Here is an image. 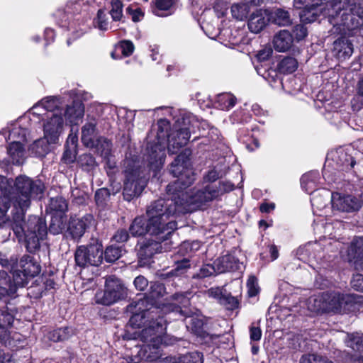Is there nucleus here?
<instances>
[{
	"instance_id": "nucleus-1",
	"label": "nucleus",
	"mask_w": 363,
	"mask_h": 363,
	"mask_svg": "<svg viewBox=\"0 0 363 363\" xmlns=\"http://www.w3.org/2000/svg\"><path fill=\"white\" fill-rule=\"evenodd\" d=\"M45 186L40 179H33L26 175H19L10 182L0 176V213L2 223H8L19 238L24 236L29 252L40 247V240L47 235L45 223L40 218L29 216L25 222L24 215L30 207L32 199H40Z\"/></svg>"
},
{
	"instance_id": "nucleus-2",
	"label": "nucleus",
	"mask_w": 363,
	"mask_h": 363,
	"mask_svg": "<svg viewBox=\"0 0 363 363\" xmlns=\"http://www.w3.org/2000/svg\"><path fill=\"white\" fill-rule=\"evenodd\" d=\"M173 298L177 303H164L161 308L150 303L147 298H140L127 306L128 311L133 314L129 325L132 328L145 327L140 333L143 342H152L153 346H157L163 341L161 335L166 330V320L161 313L173 312L186 317L191 316V313L186 309L189 304V298L184 294H175Z\"/></svg>"
},
{
	"instance_id": "nucleus-3",
	"label": "nucleus",
	"mask_w": 363,
	"mask_h": 363,
	"mask_svg": "<svg viewBox=\"0 0 363 363\" xmlns=\"http://www.w3.org/2000/svg\"><path fill=\"white\" fill-rule=\"evenodd\" d=\"M189 150H185L177 156L171 164L170 172L177 179L167 186V194L170 199H161L152 203L147 209V215L151 222L155 225L160 223V231L164 234L161 239L167 238L175 229L177 223L174 220L167 221L171 216L182 213L179 211V199H178L177 189L180 185L186 187L192 184L195 180V174L189 166Z\"/></svg>"
},
{
	"instance_id": "nucleus-4",
	"label": "nucleus",
	"mask_w": 363,
	"mask_h": 363,
	"mask_svg": "<svg viewBox=\"0 0 363 363\" xmlns=\"http://www.w3.org/2000/svg\"><path fill=\"white\" fill-rule=\"evenodd\" d=\"M355 8L356 5L350 0H333L320 11L335 29L334 33L350 35L361 25L360 20L363 19V8H359L354 13Z\"/></svg>"
},
{
	"instance_id": "nucleus-5",
	"label": "nucleus",
	"mask_w": 363,
	"mask_h": 363,
	"mask_svg": "<svg viewBox=\"0 0 363 363\" xmlns=\"http://www.w3.org/2000/svg\"><path fill=\"white\" fill-rule=\"evenodd\" d=\"M186 188L180 185L177 191L179 199V211L182 213L194 211L218 199L225 192L231 191L233 185L228 182H219L218 184H208L202 189L184 191L183 189Z\"/></svg>"
},
{
	"instance_id": "nucleus-6",
	"label": "nucleus",
	"mask_w": 363,
	"mask_h": 363,
	"mask_svg": "<svg viewBox=\"0 0 363 363\" xmlns=\"http://www.w3.org/2000/svg\"><path fill=\"white\" fill-rule=\"evenodd\" d=\"M125 180L123 186V197L130 201L138 196L145 189L147 177L144 169L130 161H125Z\"/></svg>"
},
{
	"instance_id": "nucleus-7",
	"label": "nucleus",
	"mask_w": 363,
	"mask_h": 363,
	"mask_svg": "<svg viewBox=\"0 0 363 363\" xmlns=\"http://www.w3.org/2000/svg\"><path fill=\"white\" fill-rule=\"evenodd\" d=\"M192 120L193 116L189 113L179 115L175 123V131L168 135V151L169 153H177L181 147L187 144L190 138Z\"/></svg>"
},
{
	"instance_id": "nucleus-8",
	"label": "nucleus",
	"mask_w": 363,
	"mask_h": 363,
	"mask_svg": "<svg viewBox=\"0 0 363 363\" xmlns=\"http://www.w3.org/2000/svg\"><path fill=\"white\" fill-rule=\"evenodd\" d=\"M125 296L126 289L121 281L115 276H109L106 279L105 290L96 293L95 301L98 304L109 306Z\"/></svg>"
},
{
	"instance_id": "nucleus-9",
	"label": "nucleus",
	"mask_w": 363,
	"mask_h": 363,
	"mask_svg": "<svg viewBox=\"0 0 363 363\" xmlns=\"http://www.w3.org/2000/svg\"><path fill=\"white\" fill-rule=\"evenodd\" d=\"M75 261L79 267H85L88 264L99 265L103 261L101 243L95 240L87 246H79L75 252Z\"/></svg>"
},
{
	"instance_id": "nucleus-10",
	"label": "nucleus",
	"mask_w": 363,
	"mask_h": 363,
	"mask_svg": "<svg viewBox=\"0 0 363 363\" xmlns=\"http://www.w3.org/2000/svg\"><path fill=\"white\" fill-rule=\"evenodd\" d=\"M326 312L341 313L350 309L353 303L363 301V297L356 295H345L338 292H324Z\"/></svg>"
},
{
	"instance_id": "nucleus-11",
	"label": "nucleus",
	"mask_w": 363,
	"mask_h": 363,
	"mask_svg": "<svg viewBox=\"0 0 363 363\" xmlns=\"http://www.w3.org/2000/svg\"><path fill=\"white\" fill-rule=\"evenodd\" d=\"M37 118L43 121L44 137L46 140L50 143H56L63 130L64 118L62 113L50 112L48 116Z\"/></svg>"
},
{
	"instance_id": "nucleus-12",
	"label": "nucleus",
	"mask_w": 363,
	"mask_h": 363,
	"mask_svg": "<svg viewBox=\"0 0 363 363\" xmlns=\"http://www.w3.org/2000/svg\"><path fill=\"white\" fill-rule=\"evenodd\" d=\"M330 159L336 162L337 166L342 170L350 169L355 164L354 158L344 149L340 148L335 151L331 152L327 157L326 164L323 171V177L325 180H328V182L335 181L333 177L330 178V175L329 166Z\"/></svg>"
},
{
	"instance_id": "nucleus-13",
	"label": "nucleus",
	"mask_w": 363,
	"mask_h": 363,
	"mask_svg": "<svg viewBox=\"0 0 363 363\" xmlns=\"http://www.w3.org/2000/svg\"><path fill=\"white\" fill-rule=\"evenodd\" d=\"M63 105V102L60 97L49 96L44 98L30 109L29 113L32 116L30 119L35 120V118L48 116L50 112L62 113Z\"/></svg>"
},
{
	"instance_id": "nucleus-14",
	"label": "nucleus",
	"mask_w": 363,
	"mask_h": 363,
	"mask_svg": "<svg viewBox=\"0 0 363 363\" xmlns=\"http://www.w3.org/2000/svg\"><path fill=\"white\" fill-rule=\"evenodd\" d=\"M146 160L148 166L154 172L159 170L165 160V143L164 138L158 135L157 141L154 144L149 143L147 147Z\"/></svg>"
},
{
	"instance_id": "nucleus-15",
	"label": "nucleus",
	"mask_w": 363,
	"mask_h": 363,
	"mask_svg": "<svg viewBox=\"0 0 363 363\" xmlns=\"http://www.w3.org/2000/svg\"><path fill=\"white\" fill-rule=\"evenodd\" d=\"M331 203L333 210L342 212L356 211L362 206V201L355 196L337 192L332 194Z\"/></svg>"
},
{
	"instance_id": "nucleus-16",
	"label": "nucleus",
	"mask_w": 363,
	"mask_h": 363,
	"mask_svg": "<svg viewBox=\"0 0 363 363\" xmlns=\"http://www.w3.org/2000/svg\"><path fill=\"white\" fill-rule=\"evenodd\" d=\"M343 257L357 271H363V238H358L348 247Z\"/></svg>"
},
{
	"instance_id": "nucleus-17",
	"label": "nucleus",
	"mask_w": 363,
	"mask_h": 363,
	"mask_svg": "<svg viewBox=\"0 0 363 363\" xmlns=\"http://www.w3.org/2000/svg\"><path fill=\"white\" fill-rule=\"evenodd\" d=\"M160 223L155 225V223L151 222L150 218L146 221L145 218L139 216L134 219L129 228V230L133 236H142L147 233L151 235H160L163 234L160 231Z\"/></svg>"
},
{
	"instance_id": "nucleus-18",
	"label": "nucleus",
	"mask_w": 363,
	"mask_h": 363,
	"mask_svg": "<svg viewBox=\"0 0 363 363\" xmlns=\"http://www.w3.org/2000/svg\"><path fill=\"white\" fill-rule=\"evenodd\" d=\"M296 9H302L300 17L302 21L311 23L316 20L318 7L316 0H294Z\"/></svg>"
},
{
	"instance_id": "nucleus-19",
	"label": "nucleus",
	"mask_w": 363,
	"mask_h": 363,
	"mask_svg": "<svg viewBox=\"0 0 363 363\" xmlns=\"http://www.w3.org/2000/svg\"><path fill=\"white\" fill-rule=\"evenodd\" d=\"M92 220L93 217L91 215H86L82 218L71 217L67 231L73 239L79 238L84 235Z\"/></svg>"
},
{
	"instance_id": "nucleus-20",
	"label": "nucleus",
	"mask_w": 363,
	"mask_h": 363,
	"mask_svg": "<svg viewBox=\"0 0 363 363\" xmlns=\"http://www.w3.org/2000/svg\"><path fill=\"white\" fill-rule=\"evenodd\" d=\"M269 21V11L258 9L251 15L248 21V28L252 33H258Z\"/></svg>"
},
{
	"instance_id": "nucleus-21",
	"label": "nucleus",
	"mask_w": 363,
	"mask_h": 363,
	"mask_svg": "<svg viewBox=\"0 0 363 363\" xmlns=\"http://www.w3.org/2000/svg\"><path fill=\"white\" fill-rule=\"evenodd\" d=\"M84 114V107L80 101H74L72 106H67L62 110V116L71 125H77L82 120Z\"/></svg>"
},
{
	"instance_id": "nucleus-22",
	"label": "nucleus",
	"mask_w": 363,
	"mask_h": 363,
	"mask_svg": "<svg viewBox=\"0 0 363 363\" xmlns=\"http://www.w3.org/2000/svg\"><path fill=\"white\" fill-rule=\"evenodd\" d=\"M214 264L218 274L240 269L241 263L232 255H226L218 258Z\"/></svg>"
},
{
	"instance_id": "nucleus-23",
	"label": "nucleus",
	"mask_w": 363,
	"mask_h": 363,
	"mask_svg": "<svg viewBox=\"0 0 363 363\" xmlns=\"http://www.w3.org/2000/svg\"><path fill=\"white\" fill-rule=\"evenodd\" d=\"M96 126V119L91 118L82 128V141L87 147L92 148L94 145V140L98 138Z\"/></svg>"
},
{
	"instance_id": "nucleus-24",
	"label": "nucleus",
	"mask_w": 363,
	"mask_h": 363,
	"mask_svg": "<svg viewBox=\"0 0 363 363\" xmlns=\"http://www.w3.org/2000/svg\"><path fill=\"white\" fill-rule=\"evenodd\" d=\"M163 245L156 240H146L143 242L138 250V255L141 260L151 258L155 253L161 252Z\"/></svg>"
},
{
	"instance_id": "nucleus-25",
	"label": "nucleus",
	"mask_w": 363,
	"mask_h": 363,
	"mask_svg": "<svg viewBox=\"0 0 363 363\" xmlns=\"http://www.w3.org/2000/svg\"><path fill=\"white\" fill-rule=\"evenodd\" d=\"M293 42L291 33L287 30H281L274 35L273 45L277 51L284 52L291 48Z\"/></svg>"
},
{
	"instance_id": "nucleus-26",
	"label": "nucleus",
	"mask_w": 363,
	"mask_h": 363,
	"mask_svg": "<svg viewBox=\"0 0 363 363\" xmlns=\"http://www.w3.org/2000/svg\"><path fill=\"white\" fill-rule=\"evenodd\" d=\"M18 267L23 270L30 279L38 275L40 272V266L38 262L30 255H23L18 264Z\"/></svg>"
},
{
	"instance_id": "nucleus-27",
	"label": "nucleus",
	"mask_w": 363,
	"mask_h": 363,
	"mask_svg": "<svg viewBox=\"0 0 363 363\" xmlns=\"http://www.w3.org/2000/svg\"><path fill=\"white\" fill-rule=\"evenodd\" d=\"M333 52L339 60H344L352 55V44L348 39L340 38L334 42Z\"/></svg>"
},
{
	"instance_id": "nucleus-28",
	"label": "nucleus",
	"mask_w": 363,
	"mask_h": 363,
	"mask_svg": "<svg viewBox=\"0 0 363 363\" xmlns=\"http://www.w3.org/2000/svg\"><path fill=\"white\" fill-rule=\"evenodd\" d=\"M270 22L279 26H288L292 23L290 13L282 9H277L269 11Z\"/></svg>"
},
{
	"instance_id": "nucleus-29",
	"label": "nucleus",
	"mask_w": 363,
	"mask_h": 363,
	"mask_svg": "<svg viewBox=\"0 0 363 363\" xmlns=\"http://www.w3.org/2000/svg\"><path fill=\"white\" fill-rule=\"evenodd\" d=\"M319 178L318 172H311L305 174L301 179L302 188L308 193L311 194L317 187V182Z\"/></svg>"
},
{
	"instance_id": "nucleus-30",
	"label": "nucleus",
	"mask_w": 363,
	"mask_h": 363,
	"mask_svg": "<svg viewBox=\"0 0 363 363\" xmlns=\"http://www.w3.org/2000/svg\"><path fill=\"white\" fill-rule=\"evenodd\" d=\"M24 144L19 143V141L11 142L7 148L9 155L12 159L13 164H21L24 156Z\"/></svg>"
},
{
	"instance_id": "nucleus-31",
	"label": "nucleus",
	"mask_w": 363,
	"mask_h": 363,
	"mask_svg": "<svg viewBox=\"0 0 363 363\" xmlns=\"http://www.w3.org/2000/svg\"><path fill=\"white\" fill-rule=\"evenodd\" d=\"M66 220L65 214L53 213L49 227V231L54 235L62 233V230L67 228Z\"/></svg>"
},
{
	"instance_id": "nucleus-32",
	"label": "nucleus",
	"mask_w": 363,
	"mask_h": 363,
	"mask_svg": "<svg viewBox=\"0 0 363 363\" xmlns=\"http://www.w3.org/2000/svg\"><path fill=\"white\" fill-rule=\"evenodd\" d=\"M236 103V98L230 93H222L218 94L215 100V106L224 111L229 110Z\"/></svg>"
},
{
	"instance_id": "nucleus-33",
	"label": "nucleus",
	"mask_w": 363,
	"mask_h": 363,
	"mask_svg": "<svg viewBox=\"0 0 363 363\" xmlns=\"http://www.w3.org/2000/svg\"><path fill=\"white\" fill-rule=\"evenodd\" d=\"M50 143H51L48 141L45 137L38 139L30 145L29 151L34 156L44 157L49 151Z\"/></svg>"
},
{
	"instance_id": "nucleus-34",
	"label": "nucleus",
	"mask_w": 363,
	"mask_h": 363,
	"mask_svg": "<svg viewBox=\"0 0 363 363\" xmlns=\"http://www.w3.org/2000/svg\"><path fill=\"white\" fill-rule=\"evenodd\" d=\"M166 363H203L202 355L200 352H194L184 354L178 359L175 357L167 358Z\"/></svg>"
},
{
	"instance_id": "nucleus-35",
	"label": "nucleus",
	"mask_w": 363,
	"mask_h": 363,
	"mask_svg": "<svg viewBox=\"0 0 363 363\" xmlns=\"http://www.w3.org/2000/svg\"><path fill=\"white\" fill-rule=\"evenodd\" d=\"M324 293L311 297L308 299V308L315 313L326 312Z\"/></svg>"
},
{
	"instance_id": "nucleus-36",
	"label": "nucleus",
	"mask_w": 363,
	"mask_h": 363,
	"mask_svg": "<svg viewBox=\"0 0 363 363\" xmlns=\"http://www.w3.org/2000/svg\"><path fill=\"white\" fill-rule=\"evenodd\" d=\"M74 335V330L70 327L57 328L50 333L49 338L54 342L65 341Z\"/></svg>"
},
{
	"instance_id": "nucleus-37",
	"label": "nucleus",
	"mask_w": 363,
	"mask_h": 363,
	"mask_svg": "<svg viewBox=\"0 0 363 363\" xmlns=\"http://www.w3.org/2000/svg\"><path fill=\"white\" fill-rule=\"evenodd\" d=\"M28 130L21 127L17 123L13 124V128L9 130V140L11 142L19 141V143L24 144L27 141Z\"/></svg>"
},
{
	"instance_id": "nucleus-38",
	"label": "nucleus",
	"mask_w": 363,
	"mask_h": 363,
	"mask_svg": "<svg viewBox=\"0 0 363 363\" xmlns=\"http://www.w3.org/2000/svg\"><path fill=\"white\" fill-rule=\"evenodd\" d=\"M49 209L57 214H65L68 209V203L66 199L62 196L50 199Z\"/></svg>"
},
{
	"instance_id": "nucleus-39",
	"label": "nucleus",
	"mask_w": 363,
	"mask_h": 363,
	"mask_svg": "<svg viewBox=\"0 0 363 363\" xmlns=\"http://www.w3.org/2000/svg\"><path fill=\"white\" fill-rule=\"evenodd\" d=\"M13 320V316L9 313L0 311V342L6 341L8 332L5 326L11 325Z\"/></svg>"
},
{
	"instance_id": "nucleus-40",
	"label": "nucleus",
	"mask_w": 363,
	"mask_h": 363,
	"mask_svg": "<svg viewBox=\"0 0 363 363\" xmlns=\"http://www.w3.org/2000/svg\"><path fill=\"white\" fill-rule=\"evenodd\" d=\"M298 67L297 60L291 57L284 58L279 64L278 69L281 73L291 74Z\"/></svg>"
},
{
	"instance_id": "nucleus-41",
	"label": "nucleus",
	"mask_w": 363,
	"mask_h": 363,
	"mask_svg": "<svg viewBox=\"0 0 363 363\" xmlns=\"http://www.w3.org/2000/svg\"><path fill=\"white\" fill-rule=\"evenodd\" d=\"M325 193L326 194L325 196L317 193L312 196L311 202L314 212L321 211L326 206L328 201L329 193L328 191Z\"/></svg>"
},
{
	"instance_id": "nucleus-42",
	"label": "nucleus",
	"mask_w": 363,
	"mask_h": 363,
	"mask_svg": "<svg viewBox=\"0 0 363 363\" xmlns=\"http://www.w3.org/2000/svg\"><path fill=\"white\" fill-rule=\"evenodd\" d=\"M94 147L96 148L101 156L107 157L111 152V143L104 138L98 137L94 140V145L92 148Z\"/></svg>"
},
{
	"instance_id": "nucleus-43",
	"label": "nucleus",
	"mask_w": 363,
	"mask_h": 363,
	"mask_svg": "<svg viewBox=\"0 0 363 363\" xmlns=\"http://www.w3.org/2000/svg\"><path fill=\"white\" fill-rule=\"evenodd\" d=\"M231 13L235 18L242 21L247 18L249 7L245 4H235L231 6Z\"/></svg>"
},
{
	"instance_id": "nucleus-44",
	"label": "nucleus",
	"mask_w": 363,
	"mask_h": 363,
	"mask_svg": "<svg viewBox=\"0 0 363 363\" xmlns=\"http://www.w3.org/2000/svg\"><path fill=\"white\" fill-rule=\"evenodd\" d=\"M299 363H333V362L326 357L317 354H306L301 357Z\"/></svg>"
},
{
	"instance_id": "nucleus-45",
	"label": "nucleus",
	"mask_w": 363,
	"mask_h": 363,
	"mask_svg": "<svg viewBox=\"0 0 363 363\" xmlns=\"http://www.w3.org/2000/svg\"><path fill=\"white\" fill-rule=\"evenodd\" d=\"M122 248L117 246H109L108 247L104 252V257L106 262H113L121 257L122 255Z\"/></svg>"
},
{
	"instance_id": "nucleus-46",
	"label": "nucleus",
	"mask_w": 363,
	"mask_h": 363,
	"mask_svg": "<svg viewBox=\"0 0 363 363\" xmlns=\"http://www.w3.org/2000/svg\"><path fill=\"white\" fill-rule=\"evenodd\" d=\"M29 277L23 272V270L19 268L15 270L13 273V280L16 288L17 286L23 287L28 282Z\"/></svg>"
},
{
	"instance_id": "nucleus-47",
	"label": "nucleus",
	"mask_w": 363,
	"mask_h": 363,
	"mask_svg": "<svg viewBox=\"0 0 363 363\" xmlns=\"http://www.w3.org/2000/svg\"><path fill=\"white\" fill-rule=\"evenodd\" d=\"M110 14L113 21L121 20L123 16V4L120 0H111Z\"/></svg>"
},
{
	"instance_id": "nucleus-48",
	"label": "nucleus",
	"mask_w": 363,
	"mask_h": 363,
	"mask_svg": "<svg viewBox=\"0 0 363 363\" xmlns=\"http://www.w3.org/2000/svg\"><path fill=\"white\" fill-rule=\"evenodd\" d=\"M347 344L353 350L363 352V334L353 335L349 339Z\"/></svg>"
},
{
	"instance_id": "nucleus-49",
	"label": "nucleus",
	"mask_w": 363,
	"mask_h": 363,
	"mask_svg": "<svg viewBox=\"0 0 363 363\" xmlns=\"http://www.w3.org/2000/svg\"><path fill=\"white\" fill-rule=\"evenodd\" d=\"M94 26L101 30H107L108 29V21L106 13L103 9H99L97 16L94 19Z\"/></svg>"
},
{
	"instance_id": "nucleus-50",
	"label": "nucleus",
	"mask_w": 363,
	"mask_h": 363,
	"mask_svg": "<svg viewBox=\"0 0 363 363\" xmlns=\"http://www.w3.org/2000/svg\"><path fill=\"white\" fill-rule=\"evenodd\" d=\"M214 274L217 273V269H216V265L213 263V265L211 264H206L203 266L199 273L196 274V275H194V277H197L200 279L206 278L208 277H210L211 275H213Z\"/></svg>"
},
{
	"instance_id": "nucleus-51",
	"label": "nucleus",
	"mask_w": 363,
	"mask_h": 363,
	"mask_svg": "<svg viewBox=\"0 0 363 363\" xmlns=\"http://www.w3.org/2000/svg\"><path fill=\"white\" fill-rule=\"evenodd\" d=\"M150 298H147L150 303H152V300L162 296L164 292V286L160 283H154L150 286Z\"/></svg>"
},
{
	"instance_id": "nucleus-52",
	"label": "nucleus",
	"mask_w": 363,
	"mask_h": 363,
	"mask_svg": "<svg viewBox=\"0 0 363 363\" xmlns=\"http://www.w3.org/2000/svg\"><path fill=\"white\" fill-rule=\"evenodd\" d=\"M220 303L229 310L237 308L239 305L238 299L230 294H224L223 298L220 299Z\"/></svg>"
},
{
	"instance_id": "nucleus-53",
	"label": "nucleus",
	"mask_w": 363,
	"mask_h": 363,
	"mask_svg": "<svg viewBox=\"0 0 363 363\" xmlns=\"http://www.w3.org/2000/svg\"><path fill=\"white\" fill-rule=\"evenodd\" d=\"M247 287L250 296L253 297L258 294L259 288L258 286L257 279L255 276H250L249 277L247 281Z\"/></svg>"
},
{
	"instance_id": "nucleus-54",
	"label": "nucleus",
	"mask_w": 363,
	"mask_h": 363,
	"mask_svg": "<svg viewBox=\"0 0 363 363\" xmlns=\"http://www.w3.org/2000/svg\"><path fill=\"white\" fill-rule=\"evenodd\" d=\"M118 48L124 56L128 57L133 54L135 47L131 41L123 40L120 43Z\"/></svg>"
},
{
	"instance_id": "nucleus-55",
	"label": "nucleus",
	"mask_w": 363,
	"mask_h": 363,
	"mask_svg": "<svg viewBox=\"0 0 363 363\" xmlns=\"http://www.w3.org/2000/svg\"><path fill=\"white\" fill-rule=\"evenodd\" d=\"M205 294L208 297L216 299L219 303L224 296L222 289L219 287H212L206 291Z\"/></svg>"
},
{
	"instance_id": "nucleus-56",
	"label": "nucleus",
	"mask_w": 363,
	"mask_h": 363,
	"mask_svg": "<svg viewBox=\"0 0 363 363\" xmlns=\"http://www.w3.org/2000/svg\"><path fill=\"white\" fill-rule=\"evenodd\" d=\"M293 33L297 40L303 39L308 33L307 28L302 24L296 25L294 27Z\"/></svg>"
},
{
	"instance_id": "nucleus-57",
	"label": "nucleus",
	"mask_w": 363,
	"mask_h": 363,
	"mask_svg": "<svg viewBox=\"0 0 363 363\" xmlns=\"http://www.w3.org/2000/svg\"><path fill=\"white\" fill-rule=\"evenodd\" d=\"M155 4L157 9L167 11L172 6L174 0H155Z\"/></svg>"
},
{
	"instance_id": "nucleus-58",
	"label": "nucleus",
	"mask_w": 363,
	"mask_h": 363,
	"mask_svg": "<svg viewBox=\"0 0 363 363\" xmlns=\"http://www.w3.org/2000/svg\"><path fill=\"white\" fill-rule=\"evenodd\" d=\"M129 234L126 230L121 229L116 231L113 240L117 242H123L128 240Z\"/></svg>"
},
{
	"instance_id": "nucleus-59",
	"label": "nucleus",
	"mask_w": 363,
	"mask_h": 363,
	"mask_svg": "<svg viewBox=\"0 0 363 363\" xmlns=\"http://www.w3.org/2000/svg\"><path fill=\"white\" fill-rule=\"evenodd\" d=\"M109 193L106 189H100L96 191L95 200L98 204H102L108 196Z\"/></svg>"
},
{
	"instance_id": "nucleus-60",
	"label": "nucleus",
	"mask_w": 363,
	"mask_h": 363,
	"mask_svg": "<svg viewBox=\"0 0 363 363\" xmlns=\"http://www.w3.org/2000/svg\"><path fill=\"white\" fill-rule=\"evenodd\" d=\"M134 285L139 291H144L148 285V281L143 276H138L134 280Z\"/></svg>"
},
{
	"instance_id": "nucleus-61",
	"label": "nucleus",
	"mask_w": 363,
	"mask_h": 363,
	"mask_svg": "<svg viewBox=\"0 0 363 363\" xmlns=\"http://www.w3.org/2000/svg\"><path fill=\"white\" fill-rule=\"evenodd\" d=\"M250 337L252 341H259L262 337V330L259 326L252 325L250 328Z\"/></svg>"
},
{
	"instance_id": "nucleus-62",
	"label": "nucleus",
	"mask_w": 363,
	"mask_h": 363,
	"mask_svg": "<svg viewBox=\"0 0 363 363\" xmlns=\"http://www.w3.org/2000/svg\"><path fill=\"white\" fill-rule=\"evenodd\" d=\"M351 283L355 290L363 292V276L357 274L353 278Z\"/></svg>"
},
{
	"instance_id": "nucleus-63",
	"label": "nucleus",
	"mask_w": 363,
	"mask_h": 363,
	"mask_svg": "<svg viewBox=\"0 0 363 363\" xmlns=\"http://www.w3.org/2000/svg\"><path fill=\"white\" fill-rule=\"evenodd\" d=\"M16 292L15 286H9V289H6L4 286H0V300L6 296H12Z\"/></svg>"
},
{
	"instance_id": "nucleus-64",
	"label": "nucleus",
	"mask_w": 363,
	"mask_h": 363,
	"mask_svg": "<svg viewBox=\"0 0 363 363\" xmlns=\"http://www.w3.org/2000/svg\"><path fill=\"white\" fill-rule=\"evenodd\" d=\"M79 160L82 166L86 165L88 167H92L95 164L94 158L89 154L82 155L80 157Z\"/></svg>"
}]
</instances>
